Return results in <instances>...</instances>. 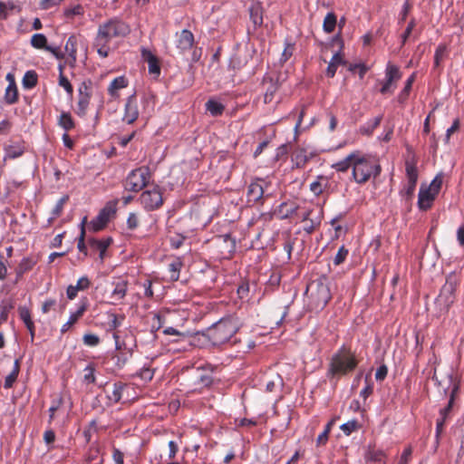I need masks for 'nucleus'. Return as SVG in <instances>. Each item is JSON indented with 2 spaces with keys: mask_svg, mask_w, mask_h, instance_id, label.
<instances>
[{
  "mask_svg": "<svg viewBox=\"0 0 464 464\" xmlns=\"http://www.w3.org/2000/svg\"><path fill=\"white\" fill-rule=\"evenodd\" d=\"M19 371H20V362H19V360L17 359L14 361V368H13L12 372L5 377V389H10L13 386V384L15 382V381L17 379Z\"/></svg>",
  "mask_w": 464,
  "mask_h": 464,
  "instance_id": "obj_24",
  "label": "nucleus"
},
{
  "mask_svg": "<svg viewBox=\"0 0 464 464\" xmlns=\"http://www.w3.org/2000/svg\"><path fill=\"white\" fill-rule=\"evenodd\" d=\"M415 77H416V73L414 72L406 81L405 87L400 94V99L404 100L408 96V94L411 89L412 83L415 81Z\"/></svg>",
  "mask_w": 464,
  "mask_h": 464,
  "instance_id": "obj_47",
  "label": "nucleus"
},
{
  "mask_svg": "<svg viewBox=\"0 0 464 464\" xmlns=\"http://www.w3.org/2000/svg\"><path fill=\"white\" fill-rule=\"evenodd\" d=\"M414 26H415V21H414V20H411V21L409 23V24H408V26H407V28H406V30H405V32H404V33H403V34L401 35V42H402V44H405V42L407 41V39H408V37L410 36V34H411V32H412V30H413Z\"/></svg>",
  "mask_w": 464,
  "mask_h": 464,
  "instance_id": "obj_58",
  "label": "nucleus"
},
{
  "mask_svg": "<svg viewBox=\"0 0 464 464\" xmlns=\"http://www.w3.org/2000/svg\"><path fill=\"white\" fill-rule=\"evenodd\" d=\"M343 63L344 60L341 53H336L335 54H334L326 69L327 76L331 78L334 77L338 66Z\"/></svg>",
  "mask_w": 464,
  "mask_h": 464,
  "instance_id": "obj_18",
  "label": "nucleus"
},
{
  "mask_svg": "<svg viewBox=\"0 0 464 464\" xmlns=\"http://www.w3.org/2000/svg\"><path fill=\"white\" fill-rule=\"evenodd\" d=\"M65 51L69 56L75 61L76 59V38L74 36L69 37L65 44Z\"/></svg>",
  "mask_w": 464,
  "mask_h": 464,
  "instance_id": "obj_39",
  "label": "nucleus"
},
{
  "mask_svg": "<svg viewBox=\"0 0 464 464\" xmlns=\"http://www.w3.org/2000/svg\"><path fill=\"white\" fill-rule=\"evenodd\" d=\"M139 117L138 104L135 96L131 95L128 98L125 104L122 121L128 124H132Z\"/></svg>",
  "mask_w": 464,
  "mask_h": 464,
  "instance_id": "obj_12",
  "label": "nucleus"
},
{
  "mask_svg": "<svg viewBox=\"0 0 464 464\" xmlns=\"http://www.w3.org/2000/svg\"><path fill=\"white\" fill-rule=\"evenodd\" d=\"M5 99L9 104L14 103L17 101V88L14 81H11L6 87Z\"/></svg>",
  "mask_w": 464,
  "mask_h": 464,
  "instance_id": "obj_28",
  "label": "nucleus"
},
{
  "mask_svg": "<svg viewBox=\"0 0 464 464\" xmlns=\"http://www.w3.org/2000/svg\"><path fill=\"white\" fill-rule=\"evenodd\" d=\"M194 44V35L188 30H182L179 35L177 47L185 52L192 48Z\"/></svg>",
  "mask_w": 464,
  "mask_h": 464,
  "instance_id": "obj_14",
  "label": "nucleus"
},
{
  "mask_svg": "<svg viewBox=\"0 0 464 464\" xmlns=\"http://www.w3.org/2000/svg\"><path fill=\"white\" fill-rule=\"evenodd\" d=\"M309 159L310 156L304 148H297L292 155V161L296 168L304 167Z\"/></svg>",
  "mask_w": 464,
  "mask_h": 464,
  "instance_id": "obj_15",
  "label": "nucleus"
},
{
  "mask_svg": "<svg viewBox=\"0 0 464 464\" xmlns=\"http://www.w3.org/2000/svg\"><path fill=\"white\" fill-rule=\"evenodd\" d=\"M68 198H69L68 196H63L57 201L55 207L53 209L51 218L54 219L61 216L63 207H64L65 203L67 202Z\"/></svg>",
  "mask_w": 464,
  "mask_h": 464,
  "instance_id": "obj_43",
  "label": "nucleus"
},
{
  "mask_svg": "<svg viewBox=\"0 0 464 464\" xmlns=\"http://www.w3.org/2000/svg\"><path fill=\"white\" fill-rule=\"evenodd\" d=\"M411 453H412L411 448V447L406 448L403 450V452L401 456V459L398 464H408L410 458L411 456Z\"/></svg>",
  "mask_w": 464,
  "mask_h": 464,
  "instance_id": "obj_55",
  "label": "nucleus"
},
{
  "mask_svg": "<svg viewBox=\"0 0 464 464\" xmlns=\"http://www.w3.org/2000/svg\"><path fill=\"white\" fill-rule=\"evenodd\" d=\"M125 386L121 383L113 384L112 390L108 392L107 397L111 402H118L121 399V394Z\"/></svg>",
  "mask_w": 464,
  "mask_h": 464,
  "instance_id": "obj_27",
  "label": "nucleus"
},
{
  "mask_svg": "<svg viewBox=\"0 0 464 464\" xmlns=\"http://www.w3.org/2000/svg\"><path fill=\"white\" fill-rule=\"evenodd\" d=\"M83 7L80 5H77L73 7H70L64 10V15L66 17H72L73 15H82Z\"/></svg>",
  "mask_w": 464,
  "mask_h": 464,
  "instance_id": "obj_49",
  "label": "nucleus"
},
{
  "mask_svg": "<svg viewBox=\"0 0 464 464\" xmlns=\"http://www.w3.org/2000/svg\"><path fill=\"white\" fill-rule=\"evenodd\" d=\"M357 365V361L351 350L343 347L333 355L328 374L332 376L344 375L352 372Z\"/></svg>",
  "mask_w": 464,
  "mask_h": 464,
  "instance_id": "obj_5",
  "label": "nucleus"
},
{
  "mask_svg": "<svg viewBox=\"0 0 464 464\" xmlns=\"http://www.w3.org/2000/svg\"><path fill=\"white\" fill-rule=\"evenodd\" d=\"M128 85V82L124 76L115 78L109 85L108 92L111 97H118L119 90L125 88Z\"/></svg>",
  "mask_w": 464,
  "mask_h": 464,
  "instance_id": "obj_17",
  "label": "nucleus"
},
{
  "mask_svg": "<svg viewBox=\"0 0 464 464\" xmlns=\"http://www.w3.org/2000/svg\"><path fill=\"white\" fill-rule=\"evenodd\" d=\"M276 90H277V87L276 86V84L271 83L270 86L266 89V92L264 95V102L266 103L272 102Z\"/></svg>",
  "mask_w": 464,
  "mask_h": 464,
  "instance_id": "obj_50",
  "label": "nucleus"
},
{
  "mask_svg": "<svg viewBox=\"0 0 464 464\" xmlns=\"http://www.w3.org/2000/svg\"><path fill=\"white\" fill-rule=\"evenodd\" d=\"M127 225L130 229H134L139 226V218L135 213H130L129 215Z\"/></svg>",
  "mask_w": 464,
  "mask_h": 464,
  "instance_id": "obj_53",
  "label": "nucleus"
},
{
  "mask_svg": "<svg viewBox=\"0 0 464 464\" xmlns=\"http://www.w3.org/2000/svg\"><path fill=\"white\" fill-rule=\"evenodd\" d=\"M31 44L34 48L46 49L47 39L43 34H35L31 38Z\"/></svg>",
  "mask_w": 464,
  "mask_h": 464,
  "instance_id": "obj_34",
  "label": "nucleus"
},
{
  "mask_svg": "<svg viewBox=\"0 0 464 464\" xmlns=\"http://www.w3.org/2000/svg\"><path fill=\"white\" fill-rule=\"evenodd\" d=\"M340 428L345 435L349 436L353 431L358 430L361 428V425L357 420H352L343 423Z\"/></svg>",
  "mask_w": 464,
  "mask_h": 464,
  "instance_id": "obj_38",
  "label": "nucleus"
},
{
  "mask_svg": "<svg viewBox=\"0 0 464 464\" xmlns=\"http://www.w3.org/2000/svg\"><path fill=\"white\" fill-rule=\"evenodd\" d=\"M447 53V47L440 44L437 47L434 54V67L437 68L440 65L441 62L445 59Z\"/></svg>",
  "mask_w": 464,
  "mask_h": 464,
  "instance_id": "obj_37",
  "label": "nucleus"
},
{
  "mask_svg": "<svg viewBox=\"0 0 464 464\" xmlns=\"http://www.w3.org/2000/svg\"><path fill=\"white\" fill-rule=\"evenodd\" d=\"M84 309L82 307L71 314L69 320L62 326V332H66L82 315Z\"/></svg>",
  "mask_w": 464,
  "mask_h": 464,
  "instance_id": "obj_40",
  "label": "nucleus"
},
{
  "mask_svg": "<svg viewBox=\"0 0 464 464\" xmlns=\"http://www.w3.org/2000/svg\"><path fill=\"white\" fill-rule=\"evenodd\" d=\"M63 0H41L40 6L42 9H49L54 5H59Z\"/></svg>",
  "mask_w": 464,
  "mask_h": 464,
  "instance_id": "obj_56",
  "label": "nucleus"
},
{
  "mask_svg": "<svg viewBox=\"0 0 464 464\" xmlns=\"http://www.w3.org/2000/svg\"><path fill=\"white\" fill-rule=\"evenodd\" d=\"M111 241V238L102 239V240L92 239L90 241L91 246L99 251V256H100L101 260H103V258L105 256V252H106L108 246H110Z\"/></svg>",
  "mask_w": 464,
  "mask_h": 464,
  "instance_id": "obj_22",
  "label": "nucleus"
},
{
  "mask_svg": "<svg viewBox=\"0 0 464 464\" xmlns=\"http://www.w3.org/2000/svg\"><path fill=\"white\" fill-rule=\"evenodd\" d=\"M347 255H348V250L344 246H341L339 248L336 256H334V263L335 265H340L341 263H343L345 260Z\"/></svg>",
  "mask_w": 464,
  "mask_h": 464,
  "instance_id": "obj_51",
  "label": "nucleus"
},
{
  "mask_svg": "<svg viewBox=\"0 0 464 464\" xmlns=\"http://www.w3.org/2000/svg\"><path fill=\"white\" fill-rule=\"evenodd\" d=\"M334 424V420H330L325 426L324 430L317 437L316 442L317 445H324L328 440V435L332 429V426Z\"/></svg>",
  "mask_w": 464,
  "mask_h": 464,
  "instance_id": "obj_42",
  "label": "nucleus"
},
{
  "mask_svg": "<svg viewBox=\"0 0 464 464\" xmlns=\"http://www.w3.org/2000/svg\"><path fill=\"white\" fill-rule=\"evenodd\" d=\"M100 339L97 335L87 334L83 335V343L88 346H95L99 343Z\"/></svg>",
  "mask_w": 464,
  "mask_h": 464,
  "instance_id": "obj_52",
  "label": "nucleus"
},
{
  "mask_svg": "<svg viewBox=\"0 0 464 464\" xmlns=\"http://www.w3.org/2000/svg\"><path fill=\"white\" fill-rule=\"evenodd\" d=\"M86 220L87 218H84L82 221V224H81V236L79 237V241H78V249L82 252L85 251L86 249V246H85V243H84V235H85V227H84V225L86 223Z\"/></svg>",
  "mask_w": 464,
  "mask_h": 464,
  "instance_id": "obj_48",
  "label": "nucleus"
},
{
  "mask_svg": "<svg viewBox=\"0 0 464 464\" xmlns=\"http://www.w3.org/2000/svg\"><path fill=\"white\" fill-rule=\"evenodd\" d=\"M143 59L148 63L149 72L151 74L159 75L160 72V67L159 65L158 59L149 51L142 52Z\"/></svg>",
  "mask_w": 464,
  "mask_h": 464,
  "instance_id": "obj_16",
  "label": "nucleus"
},
{
  "mask_svg": "<svg viewBox=\"0 0 464 464\" xmlns=\"http://www.w3.org/2000/svg\"><path fill=\"white\" fill-rule=\"evenodd\" d=\"M35 263L36 261L31 257L23 258L15 269L17 279L21 278L24 273L30 271Z\"/></svg>",
  "mask_w": 464,
  "mask_h": 464,
  "instance_id": "obj_19",
  "label": "nucleus"
},
{
  "mask_svg": "<svg viewBox=\"0 0 464 464\" xmlns=\"http://www.w3.org/2000/svg\"><path fill=\"white\" fill-rule=\"evenodd\" d=\"M206 109L210 112L212 116H218L222 114L224 106L222 103L215 100H209L206 103Z\"/></svg>",
  "mask_w": 464,
  "mask_h": 464,
  "instance_id": "obj_29",
  "label": "nucleus"
},
{
  "mask_svg": "<svg viewBox=\"0 0 464 464\" xmlns=\"http://www.w3.org/2000/svg\"><path fill=\"white\" fill-rule=\"evenodd\" d=\"M382 121V116H377L372 121H368L365 125L360 128V132L362 134L370 135L373 130L379 126Z\"/></svg>",
  "mask_w": 464,
  "mask_h": 464,
  "instance_id": "obj_32",
  "label": "nucleus"
},
{
  "mask_svg": "<svg viewBox=\"0 0 464 464\" xmlns=\"http://www.w3.org/2000/svg\"><path fill=\"white\" fill-rule=\"evenodd\" d=\"M116 204V201L106 204L99 215L91 221L89 227L94 232L102 230L107 225L110 218L115 214Z\"/></svg>",
  "mask_w": 464,
  "mask_h": 464,
  "instance_id": "obj_9",
  "label": "nucleus"
},
{
  "mask_svg": "<svg viewBox=\"0 0 464 464\" xmlns=\"http://www.w3.org/2000/svg\"><path fill=\"white\" fill-rule=\"evenodd\" d=\"M401 78V73L398 66L388 63L385 69V80L382 82L381 92L382 94L393 92L396 82Z\"/></svg>",
  "mask_w": 464,
  "mask_h": 464,
  "instance_id": "obj_10",
  "label": "nucleus"
},
{
  "mask_svg": "<svg viewBox=\"0 0 464 464\" xmlns=\"http://www.w3.org/2000/svg\"><path fill=\"white\" fill-rule=\"evenodd\" d=\"M406 174L409 183L416 184L418 179V172L416 164L412 161H406Z\"/></svg>",
  "mask_w": 464,
  "mask_h": 464,
  "instance_id": "obj_31",
  "label": "nucleus"
},
{
  "mask_svg": "<svg viewBox=\"0 0 464 464\" xmlns=\"http://www.w3.org/2000/svg\"><path fill=\"white\" fill-rule=\"evenodd\" d=\"M59 84L64 88V90L69 93V94H72V84L70 83V82L68 81L67 78H65L63 75H61L60 76V79H59Z\"/></svg>",
  "mask_w": 464,
  "mask_h": 464,
  "instance_id": "obj_54",
  "label": "nucleus"
},
{
  "mask_svg": "<svg viewBox=\"0 0 464 464\" xmlns=\"http://www.w3.org/2000/svg\"><path fill=\"white\" fill-rule=\"evenodd\" d=\"M85 374H84V382L87 383H93L95 382V376L93 373V370L92 368H86L85 369Z\"/></svg>",
  "mask_w": 464,
  "mask_h": 464,
  "instance_id": "obj_63",
  "label": "nucleus"
},
{
  "mask_svg": "<svg viewBox=\"0 0 464 464\" xmlns=\"http://www.w3.org/2000/svg\"><path fill=\"white\" fill-rule=\"evenodd\" d=\"M239 326V322L235 317L222 318L206 332L198 333L195 339L201 344L219 345L227 342L237 332Z\"/></svg>",
  "mask_w": 464,
  "mask_h": 464,
  "instance_id": "obj_2",
  "label": "nucleus"
},
{
  "mask_svg": "<svg viewBox=\"0 0 464 464\" xmlns=\"http://www.w3.org/2000/svg\"><path fill=\"white\" fill-rule=\"evenodd\" d=\"M281 384V379L280 377L277 375L274 378V380L268 382L266 385V390L269 392H274L275 390V387L276 386H278Z\"/></svg>",
  "mask_w": 464,
  "mask_h": 464,
  "instance_id": "obj_57",
  "label": "nucleus"
},
{
  "mask_svg": "<svg viewBox=\"0 0 464 464\" xmlns=\"http://www.w3.org/2000/svg\"><path fill=\"white\" fill-rule=\"evenodd\" d=\"M163 334L166 335H175L179 338H184L186 335L183 333H180L177 329L173 327H167L163 330Z\"/></svg>",
  "mask_w": 464,
  "mask_h": 464,
  "instance_id": "obj_62",
  "label": "nucleus"
},
{
  "mask_svg": "<svg viewBox=\"0 0 464 464\" xmlns=\"http://www.w3.org/2000/svg\"><path fill=\"white\" fill-rule=\"evenodd\" d=\"M75 286L79 291L85 290L90 286V281L86 276H82L78 280L77 285Z\"/></svg>",
  "mask_w": 464,
  "mask_h": 464,
  "instance_id": "obj_61",
  "label": "nucleus"
},
{
  "mask_svg": "<svg viewBox=\"0 0 464 464\" xmlns=\"http://www.w3.org/2000/svg\"><path fill=\"white\" fill-rule=\"evenodd\" d=\"M59 124L66 130L73 128V121L69 113H62L59 119Z\"/></svg>",
  "mask_w": 464,
  "mask_h": 464,
  "instance_id": "obj_46",
  "label": "nucleus"
},
{
  "mask_svg": "<svg viewBox=\"0 0 464 464\" xmlns=\"http://www.w3.org/2000/svg\"><path fill=\"white\" fill-rule=\"evenodd\" d=\"M265 183V180L263 179H256V181L252 182L247 189V201L248 203H256L259 199H261L262 196L265 193V188L263 184Z\"/></svg>",
  "mask_w": 464,
  "mask_h": 464,
  "instance_id": "obj_13",
  "label": "nucleus"
},
{
  "mask_svg": "<svg viewBox=\"0 0 464 464\" xmlns=\"http://www.w3.org/2000/svg\"><path fill=\"white\" fill-rule=\"evenodd\" d=\"M19 315L22 321L25 324L27 329L29 330L31 334L32 339H34V322L31 319V314L30 311L26 307H19Z\"/></svg>",
  "mask_w": 464,
  "mask_h": 464,
  "instance_id": "obj_20",
  "label": "nucleus"
},
{
  "mask_svg": "<svg viewBox=\"0 0 464 464\" xmlns=\"http://www.w3.org/2000/svg\"><path fill=\"white\" fill-rule=\"evenodd\" d=\"M324 178L319 177L317 180L310 184V190L316 196L323 193L325 184L323 183Z\"/></svg>",
  "mask_w": 464,
  "mask_h": 464,
  "instance_id": "obj_45",
  "label": "nucleus"
},
{
  "mask_svg": "<svg viewBox=\"0 0 464 464\" xmlns=\"http://www.w3.org/2000/svg\"><path fill=\"white\" fill-rule=\"evenodd\" d=\"M459 283L454 276H449L446 279V283L440 290V294L438 298V302L444 305V308L448 311L455 300V293Z\"/></svg>",
  "mask_w": 464,
  "mask_h": 464,
  "instance_id": "obj_8",
  "label": "nucleus"
},
{
  "mask_svg": "<svg viewBox=\"0 0 464 464\" xmlns=\"http://www.w3.org/2000/svg\"><path fill=\"white\" fill-rule=\"evenodd\" d=\"M355 157V151L349 154L346 158H344L343 160H340L333 165V168L336 169L337 171L345 172L350 169L353 168V160Z\"/></svg>",
  "mask_w": 464,
  "mask_h": 464,
  "instance_id": "obj_21",
  "label": "nucleus"
},
{
  "mask_svg": "<svg viewBox=\"0 0 464 464\" xmlns=\"http://www.w3.org/2000/svg\"><path fill=\"white\" fill-rule=\"evenodd\" d=\"M250 17L256 25H260L263 23L261 8L259 5H254L250 9Z\"/></svg>",
  "mask_w": 464,
  "mask_h": 464,
  "instance_id": "obj_41",
  "label": "nucleus"
},
{
  "mask_svg": "<svg viewBox=\"0 0 464 464\" xmlns=\"http://www.w3.org/2000/svg\"><path fill=\"white\" fill-rule=\"evenodd\" d=\"M307 305L311 310H322L331 299L329 284L325 277L312 281L306 287Z\"/></svg>",
  "mask_w": 464,
  "mask_h": 464,
  "instance_id": "obj_3",
  "label": "nucleus"
},
{
  "mask_svg": "<svg viewBox=\"0 0 464 464\" xmlns=\"http://www.w3.org/2000/svg\"><path fill=\"white\" fill-rule=\"evenodd\" d=\"M459 120H455L453 124L451 125V127L447 130L446 137H445L446 142H449L450 135L452 133H454L455 131H457L459 130Z\"/></svg>",
  "mask_w": 464,
  "mask_h": 464,
  "instance_id": "obj_59",
  "label": "nucleus"
},
{
  "mask_svg": "<svg viewBox=\"0 0 464 464\" xmlns=\"http://www.w3.org/2000/svg\"><path fill=\"white\" fill-rule=\"evenodd\" d=\"M181 266H182V264L179 259H176L169 265V278L171 281H177L179 279V271H180Z\"/></svg>",
  "mask_w": 464,
  "mask_h": 464,
  "instance_id": "obj_30",
  "label": "nucleus"
},
{
  "mask_svg": "<svg viewBox=\"0 0 464 464\" xmlns=\"http://www.w3.org/2000/svg\"><path fill=\"white\" fill-rule=\"evenodd\" d=\"M140 199L141 205L148 210H154L163 203L161 191L156 187L143 191Z\"/></svg>",
  "mask_w": 464,
  "mask_h": 464,
  "instance_id": "obj_11",
  "label": "nucleus"
},
{
  "mask_svg": "<svg viewBox=\"0 0 464 464\" xmlns=\"http://www.w3.org/2000/svg\"><path fill=\"white\" fill-rule=\"evenodd\" d=\"M379 172L380 166L373 158L355 151L353 165V177L357 183H365L372 176H376Z\"/></svg>",
  "mask_w": 464,
  "mask_h": 464,
  "instance_id": "obj_4",
  "label": "nucleus"
},
{
  "mask_svg": "<svg viewBox=\"0 0 464 464\" xmlns=\"http://www.w3.org/2000/svg\"><path fill=\"white\" fill-rule=\"evenodd\" d=\"M372 460L377 462L378 464L384 463V454L382 451H374L370 455Z\"/></svg>",
  "mask_w": 464,
  "mask_h": 464,
  "instance_id": "obj_60",
  "label": "nucleus"
},
{
  "mask_svg": "<svg viewBox=\"0 0 464 464\" xmlns=\"http://www.w3.org/2000/svg\"><path fill=\"white\" fill-rule=\"evenodd\" d=\"M79 92H80V98H79V102H78V106H79L80 111L82 112H84L89 105V102H90V94L87 92V87L84 84H82L80 87Z\"/></svg>",
  "mask_w": 464,
  "mask_h": 464,
  "instance_id": "obj_26",
  "label": "nucleus"
},
{
  "mask_svg": "<svg viewBox=\"0 0 464 464\" xmlns=\"http://www.w3.org/2000/svg\"><path fill=\"white\" fill-rule=\"evenodd\" d=\"M387 367L385 365L380 366L375 373L376 380L382 381L387 375Z\"/></svg>",
  "mask_w": 464,
  "mask_h": 464,
  "instance_id": "obj_64",
  "label": "nucleus"
},
{
  "mask_svg": "<svg viewBox=\"0 0 464 464\" xmlns=\"http://www.w3.org/2000/svg\"><path fill=\"white\" fill-rule=\"evenodd\" d=\"M150 177L149 169L146 167L133 169L125 180V188L129 191L138 192L146 186Z\"/></svg>",
  "mask_w": 464,
  "mask_h": 464,
  "instance_id": "obj_7",
  "label": "nucleus"
},
{
  "mask_svg": "<svg viewBox=\"0 0 464 464\" xmlns=\"http://www.w3.org/2000/svg\"><path fill=\"white\" fill-rule=\"evenodd\" d=\"M336 25V16L334 13H328L324 20V30L326 33H332Z\"/></svg>",
  "mask_w": 464,
  "mask_h": 464,
  "instance_id": "obj_35",
  "label": "nucleus"
},
{
  "mask_svg": "<svg viewBox=\"0 0 464 464\" xmlns=\"http://www.w3.org/2000/svg\"><path fill=\"white\" fill-rule=\"evenodd\" d=\"M37 83V75L33 71H28L25 72L24 78H23V85L25 88H33Z\"/></svg>",
  "mask_w": 464,
  "mask_h": 464,
  "instance_id": "obj_36",
  "label": "nucleus"
},
{
  "mask_svg": "<svg viewBox=\"0 0 464 464\" xmlns=\"http://www.w3.org/2000/svg\"><path fill=\"white\" fill-rule=\"evenodd\" d=\"M294 50H295V45L293 44L285 43L284 51L281 54L280 60H279L280 63H286L293 55Z\"/></svg>",
  "mask_w": 464,
  "mask_h": 464,
  "instance_id": "obj_44",
  "label": "nucleus"
},
{
  "mask_svg": "<svg viewBox=\"0 0 464 464\" xmlns=\"http://www.w3.org/2000/svg\"><path fill=\"white\" fill-rule=\"evenodd\" d=\"M128 288V283L125 280H119L115 284V287L112 291V298L116 301L123 299L126 295Z\"/></svg>",
  "mask_w": 464,
  "mask_h": 464,
  "instance_id": "obj_23",
  "label": "nucleus"
},
{
  "mask_svg": "<svg viewBox=\"0 0 464 464\" xmlns=\"http://www.w3.org/2000/svg\"><path fill=\"white\" fill-rule=\"evenodd\" d=\"M298 206L295 204L283 203L279 207V214L282 218H291L297 215Z\"/></svg>",
  "mask_w": 464,
  "mask_h": 464,
  "instance_id": "obj_25",
  "label": "nucleus"
},
{
  "mask_svg": "<svg viewBox=\"0 0 464 464\" xmlns=\"http://www.w3.org/2000/svg\"><path fill=\"white\" fill-rule=\"evenodd\" d=\"M443 183V175L438 174L429 186L421 185L419 197L418 207L421 210H428L431 208L434 199L438 196Z\"/></svg>",
  "mask_w": 464,
  "mask_h": 464,
  "instance_id": "obj_6",
  "label": "nucleus"
},
{
  "mask_svg": "<svg viewBox=\"0 0 464 464\" xmlns=\"http://www.w3.org/2000/svg\"><path fill=\"white\" fill-rule=\"evenodd\" d=\"M130 32V26L125 22L111 19L99 25L92 46L100 57L106 58L111 51L109 43L113 38L125 37Z\"/></svg>",
  "mask_w": 464,
  "mask_h": 464,
  "instance_id": "obj_1",
  "label": "nucleus"
},
{
  "mask_svg": "<svg viewBox=\"0 0 464 464\" xmlns=\"http://www.w3.org/2000/svg\"><path fill=\"white\" fill-rule=\"evenodd\" d=\"M24 153V148L19 144L9 145L5 148V159H15Z\"/></svg>",
  "mask_w": 464,
  "mask_h": 464,
  "instance_id": "obj_33",
  "label": "nucleus"
}]
</instances>
